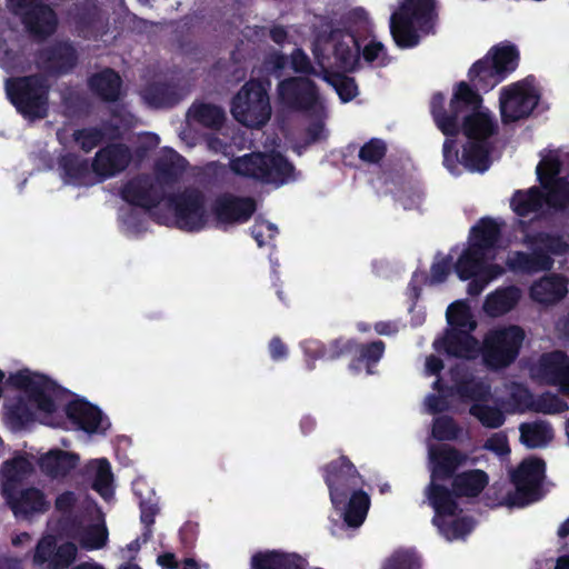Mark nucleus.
<instances>
[{
    "label": "nucleus",
    "instance_id": "obj_37",
    "mask_svg": "<svg viewBox=\"0 0 569 569\" xmlns=\"http://www.w3.org/2000/svg\"><path fill=\"white\" fill-rule=\"evenodd\" d=\"M253 569H306V561L296 553L269 551L252 558Z\"/></svg>",
    "mask_w": 569,
    "mask_h": 569
},
{
    "label": "nucleus",
    "instance_id": "obj_8",
    "mask_svg": "<svg viewBox=\"0 0 569 569\" xmlns=\"http://www.w3.org/2000/svg\"><path fill=\"white\" fill-rule=\"evenodd\" d=\"M280 99L289 107L310 111L315 120L307 128L309 141L327 138L325 127L326 110L317 89L308 78H291L282 81L278 88Z\"/></svg>",
    "mask_w": 569,
    "mask_h": 569
},
{
    "label": "nucleus",
    "instance_id": "obj_49",
    "mask_svg": "<svg viewBox=\"0 0 569 569\" xmlns=\"http://www.w3.org/2000/svg\"><path fill=\"white\" fill-rule=\"evenodd\" d=\"M418 566V558L412 551L399 550L389 558L383 569H416Z\"/></svg>",
    "mask_w": 569,
    "mask_h": 569
},
{
    "label": "nucleus",
    "instance_id": "obj_52",
    "mask_svg": "<svg viewBox=\"0 0 569 569\" xmlns=\"http://www.w3.org/2000/svg\"><path fill=\"white\" fill-rule=\"evenodd\" d=\"M251 233L259 247H262L267 241L266 239H272L277 233V227L266 220H257L251 228Z\"/></svg>",
    "mask_w": 569,
    "mask_h": 569
},
{
    "label": "nucleus",
    "instance_id": "obj_23",
    "mask_svg": "<svg viewBox=\"0 0 569 569\" xmlns=\"http://www.w3.org/2000/svg\"><path fill=\"white\" fill-rule=\"evenodd\" d=\"M532 378L569 395V357L563 351L543 353L530 368Z\"/></svg>",
    "mask_w": 569,
    "mask_h": 569
},
{
    "label": "nucleus",
    "instance_id": "obj_40",
    "mask_svg": "<svg viewBox=\"0 0 569 569\" xmlns=\"http://www.w3.org/2000/svg\"><path fill=\"white\" fill-rule=\"evenodd\" d=\"M143 101L152 108H167L176 104L181 94L167 83H152L141 92Z\"/></svg>",
    "mask_w": 569,
    "mask_h": 569
},
{
    "label": "nucleus",
    "instance_id": "obj_14",
    "mask_svg": "<svg viewBox=\"0 0 569 569\" xmlns=\"http://www.w3.org/2000/svg\"><path fill=\"white\" fill-rule=\"evenodd\" d=\"M7 96L27 119H41L48 111L49 84L42 76H29L6 81Z\"/></svg>",
    "mask_w": 569,
    "mask_h": 569
},
{
    "label": "nucleus",
    "instance_id": "obj_42",
    "mask_svg": "<svg viewBox=\"0 0 569 569\" xmlns=\"http://www.w3.org/2000/svg\"><path fill=\"white\" fill-rule=\"evenodd\" d=\"M488 483L487 475L481 470H471L458 475L453 480V490L458 496L475 497Z\"/></svg>",
    "mask_w": 569,
    "mask_h": 569
},
{
    "label": "nucleus",
    "instance_id": "obj_50",
    "mask_svg": "<svg viewBox=\"0 0 569 569\" xmlns=\"http://www.w3.org/2000/svg\"><path fill=\"white\" fill-rule=\"evenodd\" d=\"M385 153V142L380 139H371L360 149L359 158L368 163H377L383 158Z\"/></svg>",
    "mask_w": 569,
    "mask_h": 569
},
{
    "label": "nucleus",
    "instance_id": "obj_59",
    "mask_svg": "<svg viewBox=\"0 0 569 569\" xmlns=\"http://www.w3.org/2000/svg\"><path fill=\"white\" fill-rule=\"evenodd\" d=\"M450 270V263L446 259L436 261L431 267V283H440L445 281Z\"/></svg>",
    "mask_w": 569,
    "mask_h": 569
},
{
    "label": "nucleus",
    "instance_id": "obj_7",
    "mask_svg": "<svg viewBox=\"0 0 569 569\" xmlns=\"http://www.w3.org/2000/svg\"><path fill=\"white\" fill-rule=\"evenodd\" d=\"M453 381L452 391L462 400L473 401L470 413L487 428H499L505 422L503 412L497 408L480 403L491 393L490 383L476 377L465 365H458L451 370Z\"/></svg>",
    "mask_w": 569,
    "mask_h": 569
},
{
    "label": "nucleus",
    "instance_id": "obj_19",
    "mask_svg": "<svg viewBox=\"0 0 569 569\" xmlns=\"http://www.w3.org/2000/svg\"><path fill=\"white\" fill-rule=\"evenodd\" d=\"M545 477V463L539 459L523 460L517 470L511 473L515 486L503 498L509 507H525L541 498V482Z\"/></svg>",
    "mask_w": 569,
    "mask_h": 569
},
{
    "label": "nucleus",
    "instance_id": "obj_58",
    "mask_svg": "<svg viewBox=\"0 0 569 569\" xmlns=\"http://www.w3.org/2000/svg\"><path fill=\"white\" fill-rule=\"evenodd\" d=\"M443 163L452 173H457V151L455 150V141L447 139L443 143Z\"/></svg>",
    "mask_w": 569,
    "mask_h": 569
},
{
    "label": "nucleus",
    "instance_id": "obj_39",
    "mask_svg": "<svg viewBox=\"0 0 569 569\" xmlns=\"http://www.w3.org/2000/svg\"><path fill=\"white\" fill-rule=\"evenodd\" d=\"M89 86L103 100L114 101L120 94L121 79L113 70L106 69L93 74L89 80Z\"/></svg>",
    "mask_w": 569,
    "mask_h": 569
},
{
    "label": "nucleus",
    "instance_id": "obj_29",
    "mask_svg": "<svg viewBox=\"0 0 569 569\" xmlns=\"http://www.w3.org/2000/svg\"><path fill=\"white\" fill-rule=\"evenodd\" d=\"M131 160L130 150L122 144H110L99 150L92 170L101 178H109L124 170Z\"/></svg>",
    "mask_w": 569,
    "mask_h": 569
},
{
    "label": "nucleus",
    "instance_id": "obj_45",
    "mask_svg": "<svg viewBox=\"0 0 569 569\" xmlns=\"http://www.w3.org/2000/svg\"><path fill=\"white\" fill-rule=\"evenodd\" d=\"M321 78L333 88L343 102L352 100L357 96L355 80L339 72H330L321 69Z\"/></svg>",
    "mask_w": 569,
    "mask_h": 569
},
{
    "label": "nucleus",
    "instance_id": "obj_26",
    "mask_svg": "<svg viewBox=\"0 0 569 569\" xmlns=\"http://www.w3.org/2000/svg\"><path fill=\"white\" fill-rule=\"evenodd\" d=\"M78 548L73 542H66L57 547L56 539L52 536L43 537L37 545L33 562L48 569H66L74 560Z\"/></svg>",
    "mask_w": 569,
    "mask_h": 569
},
{
    "label": "nucleus",
    "instance_id": "obj_64",
    "mask_svg": "<svg viewBox=\"0 0 569 569\" xmlns=\"http://www.w3.org/2000/svg\"><path fill=\"white\" fill-rule=\"evenodd\" d=\"M269 349L271 357L274 360L283 359L287 356V348L279 338H273L270 341Z\"/></svg>",
    "mask_w": 569,
    "mask_h": 569
},
{
    "label": "nucleus",
    "instance_id": "obj_18",
    "mask_svg": "<svg viewBox=\"0 0 569 569\" xmlns=\"http://www.w3.org/2000/svg\"><path fill=\"white\" fill-rule=\"evenodd\" d=\"M163 207L171 212V217L162 218L158 216V219L163 223H173L181 230L199 231L210 222L204 197L200 191L184 190L169 194Z\"/></svg>",
    "mask_w": 569,
    "mask_h": 569
},
{
    "label": "nucleus",
    "instance_id": "obj_21",
    "mask_svg": "<svg viewBox=\"0 0 569 569\" xmlns=\"http://www.w3.org/2000/svg\"><path fill=\"white\" fill-rule=\"evenodd\" d=\"M539 97L530 78L503 87L499 97L502 121L513 122L528 117L538 104Z\"/></svg>",
    "mask_w": 569,
    "mask_h": 569
},
{
    "label": "nucleus",
    "instance_id": "obj_60",
    "mask_svg": "<svg viewBox=\"0 0 569 569\" xmlns=\"http://www.w3.org/2000/svg\"><path fill=\"white\" fill-rule=\"evenodd\" d=\"M385 57V48L382 43L371 41L363 48V58L368 62H373L376 60L383 59Z\"/></svg>",
    "mask_w": 569,
    "mask_h": 569
},
{
    "label": "nucleus",
    "instance_id": "obj_16",
    "mask_svg": "<svg viewBox=\"0 0 569 569\" xmlns=\"http://www.w3.org/2000/svg\"><path fill=\"white\" fill-rule=\"evenodd\" d=\"M269 82L257 80L246 82L232 99L231 113L246 127L260 128L271 117V106L268 96Z\"/></svg>",
    "mask_w": 569,
    "mask_h": 569
},
{
    "label": "nucleus",
    "instance_id": "obj_46",
    "mask_svg": "<svg viewBox=\"0 0 569 569\" xmlns=\"http://www.w3.org/2000/svg\"><path fill=\"white\" fill-rule=\"evenodd\" d=\"M32 471V462L22 455L16 456L11 460H7L2 467L3 483H12L13 488L17 483Z\"/></svg>",
    "mask_w": 569,
    "mask_h": 569
},
{
    "label": "nucleus",
    "instance_id": "obj_5",
    "mask_svg": "<svg viewBox=\"0 0 569 569\" xmlns=\"http://www.w3.org/2000/svg\"><path fill=\"white\" fill-rule=\"evenodd\" d=\"M560 162L555 154H548L537 166V174L546 189V197L538 188L515 192L511 208L519 217H538L546 208H563L569 203V182L557 179Z\"/></svg>",
    "mask_w": 569,
    "mask_h": 569
},
{
    "label": "nucleus",
    "instance_id": "obj_22",
    "mask_svg": "<svg viewBox=\"0 0 569 569\" xmlns=\"http://www.w3.org/2000/svg\"><path fill=\"white\" fill-rule=\"evenodd\" d=\"M325 480L330 491L331 502L336 508H340L349 492L362 483L359 472L346 457H341L326 467Z\"/></svg>",
    "mask_w": 569,
    "mask_h": 569
},
{
    "label": "nucleus",
    "instance_id": "obj_33",
    "mask_svg": "<svg viewBox=\"0 0 569 569\" xmlns=\"http://www.w3.org/2000/svg\"><path fill=\"white\" fill-rule=\"evenodd\" d=\"M79 457L76 453L52 449L42 455L39 467L43 475L51 479H64L78 465Z\"/></svg>",
    "mask_w": 569,
    "mask_h": 569
},
{
    "label": "nucleus",
    "instance_id": "obj_44",
    "mask_svg": "<svg viewBox=\"0 0 569 569\" xmlns=\"http://www.w3.org/2000/svg\"><path fill=\"white\" fill-rule=\"evenodd\" d=\"M370 499L367 493L361 490L355 491L343 512V518L349 527H359L366 519L369 510Z\"/></svg>",
    "mask_w": 569,
    "mask_h": 569
},
{
    "label": "nucleus",
    "instance_id": "obj_34",
    "mask_svg": "<svg viewBox=\"0 0 569 569\" xmlns=\"http://www.w3.org/2000/svg\"><path fill=\"white\" fill-rule=\"evenodd\" d=\"M521 296V290L516 286L498 288L486 297L482 309L491 318L501 317L518 305Z\"/></svg>",
    "mask_w": 569,
    "mask_h": 569
},
{
    "label": "nucleus",
    "instance_id": "obj_54",
    "mask_svg": "<svg viewBox=\"0 0 569 569\" xmlns=\"http://www.w3.org/2000/svg\"><path fill=\"white\" fill-rule=\"evenodd\" d=\"M291 66L296 72L313 73L321 77V71L313 70L309 57L301 50L296 49L291 54Z\"/></svg>",
    "mask_w": 569,
    "mask_h": 569
},
{
    "label": "nucleus",
    "instance_id": "obj_2",
    "mask_svg": "<svg viewBox=\"0 0 569 569\" xmlns=\"http://www.w3.org/2000/svg\"><path fill=\"white\" fill-rule=\"evenodd\" d=\"M500 236V224L490 218L481 219L472 229L469 246L456 263L459 278L467 280L468 293L480 295L495 279L505 273L503 267L491 263L496 258L497 241Z\"/></svg>",
    "mask_w": 569,
    "mask_h": 569
},
{
    "label": "nucleus",
    "instance_id": "obj_28",
    "mask_svg": "<svg viewBox=\"0 0 569 569\" xmlns=\"http://www.w3.org/2000/svg\"><path fill=\"white\" fill-rule=\"evenodd\" d=\"M67 536L76 540L86 550H98L106 547L109 532L101 516L97 520H80L72 522L67 529Z\"/></svg>",
    "mask_w": 569,
    "mask_h": 569
},
{
    "label": "nucleus",
    "instance_id": "obj_56",
    "mask_svg": "<svg viewBox=\"0 0 569 569\" xmlns=\"http://www.w3.org/2000/svg\"><path fill=\"white\" fill-rule=\"evenodd\" d=\"M385 352V343L382 341H375L368 346L361 347L360 357L366 360L368 365L377 363Z\"/></svg>",
    "mask_w": 569,
    "mask_h": 569
},
{
    "label": "nucleus",
    "instance_id": "obj_36",
    "mask_svg": "<svg viewBox=\"0 0 569 569\" xmlns=\"http://www.w3.org/2000/svg\"><path fill=\"white\" fill-rule=\"evenodd\" d=\"M520 441L527 448H542L553 439V429L546 420L523 422L519 426Z\"/></svg>",
    "mask_w": 569,
    "mask_h": 569
},
{
    "label": "nucleus",
    "instance_id": "obj_62",
    "mask_svg": "<svg viewBox=\"0 0 569 569\" xmlns=\"http://www.w3.org/2000/svg\"><path fill=\"white\" fill-rule=\"evenodd\" d=\"M76 495L72 491H66L56 499V508L63 513L71 511L76 503Z\"/></svg>",
    "mask_w": 569,
    "mask_h": 569
},
{
    "label": "nucleus",
    "instance_id": "obj_4",
    "mask_svg": "<svg viewBox=\"0 0 569 569\" xmlns=\"http://www.w3.org/2000/svg\"><path fill=\"white\" fill-rule=\"evenodd\" d=\"M186 167L183 157L172 149H164L156 162V177L141 176L128 181L121 191L123 200L146 209L163 206L171 184Z\"/></svg>",
    "mask_w": 569,
    "mask_h": 569
},
{
    "label": "nucleus",
    "instance_id": "obj_11",
    "mask_svg": "<svg viewBox=\"0 0 569 569\" xmlns=\"http://www.w3.org/2000/svg\"><path fill=\"white\" fill-rule=\"evenodd\" d=\"M523 243L531 249V253L512 251L507 257L506 264L513 272L549 270L553 261L548 253L560 254L568 249V243L562 238L547 233L527 234Z\"/></svg>",
    "mask_w": 569,
    "mask_h": 569
},
{
    "label": "nucleus",
    "instance_id": "obj_61",
    "mask_svg": "<svg viewBox=\"0 0 569 569\" xmlns=\"http://www.w3.org/2000/svg\"><path fill=\"white\" fill-rule=\"evenodd\" d=\"M425 407L429 413H437L445 411L448 408V402L441 396L429 395L425 399Z\"/></svg>",
    "mask_w": 569,
    "mask_h": 569
},
{
    "label": "nucleus",
    "instance_id": "obj_32",
    "mask_svg": "<svg viewBox=\"0 0 569 569\" xmlns=\"http://www.w3.org/2000/svg\"><path fill=\"white\" fill-rule=\"evenodd\" d=\"M66 413L79 429L89 433L103 431L107 428V422L101 411L84 400L70 402Z\"/></svg>",
    "mask_w": 569,
    "mask_h": 569
},
{
    "label": "nucleus",
    "instance_id": "obj_24",
    "mask_svg": "<svg viewBox=\"0 0 569 569\" xmlns=\"http://www.w3.org/2000/svg\"><path fill=\"white\" fill-rule=\"evenodd\" d=\"M14 11L22 17L28 30L38 37L51 34L57 27L54 12L41 0H8Z\"/></svg>",
    "mask_w": 569,
    "mask_h": 569
},
{
    "label": "nucleus",
    "instance_id": "obj_47",
    "mask_svg": "<svg viewBox=\"0 0 569 569\" xmlns=\"http://www.w3.org/2000/svg\"><path fill=\"white\" fill-rule=\"evenodd\" d=\"M569 409L567 402L557 395L547 392L533 398L530 411L543 415H559Z\"/></svg>",
    "mask_w": 569,
    "mask_h": 569
},
{
    "label": "nucleus",
    "instance_id": "obj_12",
    "mask_svg": "<svg viewBox=\"0 0 569 569\" xmlns=\"http://www.w3.org/2000/svg\"><path fill=\"white\" fill-rule=\"evenodd\" d=\"M495 132L492 116L485 111L466 117L463 133L467 142L463 146L460 162L470 171L483 172L490 166L489 137Z\"/></svg>",
    "mask_w": 569,
    "mask_h": 569
},
{
    "label": "nucleus",
    "instance_id": "obj_55",
    "mask_svg": "<svg viewBox=\"0 0 569 569\" xmlns=\"http://www.w3.org/2000/svg\"><path fill=\"white\" fill-rule=\"evenodd\" d=\"M485 448L495 452L499 457L507 456L510 452L507 437L499 432L492 435L485 443Z\"/></svg>",
    "mask_w": 569,
    "mask_h": 569
},
{
    "label": "nucleus",
    "instance_id": "obj_9",
    "mask_svg": "<svg viewBox=\"0 0 569 569\" xmlns=\"http://www.w3.org/2000/svg\"><path fill=\"white\" fill-rule=\"evenodd\" d=\"M231 171L244 178L277 186L295 178L293 166L278 152H252L230 161Z\"/></svg>",
    "mask_w": 569,
    "mask_h": 569
},
{
    "label": "nucleus",
    "instance_id": "obj_63",
    "mask_svg": "<svg viewBox=\"0 0 569 569\" xmlns=\"http://www.w3.org/2000/svg\"><path fill=\"white\" fill-rule=\"evenodd\" d=\"M156 513V508L147 507L146 505L141 503V521L146 525L147 529L146 532H143V542H146L151 536L150 526L154 521Z\"/></svg>",
    "mask_w": 569,
    "mask_h": 569
},
{
    "label": "nucleus",
    "instance_id": "obj_13",
    "mask_svg": "<svg viewBox=\"0 0 569 569\" xmlns=\"http://www.w3.org/2000/svg\"><path fill=\"white\" fill-rule=\"evenodd\" d=\"M359 53L356 38L338 29L328 36L325 32L318 34L313 46V54L321 69L351 71L359 61Z\"/></svg>",
    "mask_w": 569,
    "mask_h": 569
},
{
    "label": "nucleus",
    "instance_id": "obj_38",
    "mask_svg": "<svg viewBox=\"0 0 569 569\" xmlns=\"http://www.w3.org/2000/svg\"><path fill=\"white\" fill-rule=\"evenodd\" d=\"M87 473L92 478V488L106 500L112 496V473L107 459L92 460L87 465Z\"/></svg>",
    "mask_w": 569,
    "mask_h": 569
},
{
    "label": "nucleus",
    "instance_id": "obj_27",
    "mask_svg": "<svg viewBox=\"0 0 569 569\" xmlns=\"http://www.w3.org/2000/svg\"><path fill=\"white\" fill-rule=\"evenodd\" d=\"M212 210L217 224L226 227L249 220L256 210V202L251 198L224 194L216 199Z\"/></svg>",
    "mask_w": 569,
    "mask_h": 569
},
{
    "label": "nucleus",
    "instance_id": "obj_10",
    "mask_svg": "<svg viewBox=\"0 0 569 569\" xmlns=\"http://www.w3.org/2000/svg\"><path fill=\"white\" fill-rule=\"evenodd\" d=\"M433 19V0H406L391 14L390 32L399 47L410 48L418 43V32H428Z\"/></svg>",
    "mask_w": 569,
    "mask_h": 569
},
{
    "label": "nucleus",
    "instance_id": "obj_15",
    "mask_svg": "<svg viewBox=\"0 0 569 569\" xmlns=\"http://www.w3.org/2000/svg\"><path fill=\"white\" fill-rule=\"evenodd\" d=\"M525 338V330L516 325L491 329L479 351L483 363L495 370L510 366L517 359Z\"/></svg>",
    "mask_w": 569,
    "mask_h": 569
},
{
    "label": "nucleus",
    "instance_id": "obj_20",
    "mask_svg": "<svg viewBox=\"0 0 569 569\" xmlns=\"http://www.w3.org/2000/svg\"><path fill=\"white\" fill-rule=\"evenodd\" d=\"M481 99L465 82L458 84L455 94L450 101L449 113L442 111L445 97L441 93H435L431 99L430 108L433 120L438 129L446 136H456L459 130L458 117L465 107L476 109Z\"/></svg>",
    "mask_w": 569,
    "mask_h": 569
},
{
    "label": "nucleus",
    "instance_id": "obj_25",
    "mask_svg": "<svg viewBox=\"0 0 569 569\" xmlns=\"http://www.w3.org/2000/svg\"><path fill=\"white\" fill-rule=\"evenodd\" d=\"M2 496L16 516L28 517L33 513L44 512L50 503L40 489L27 488L18 490L12 483H2Z\"/></svg>",
    "mask_w": 569,
    "mask_h": 569
},
{
    "label": "nucleus",
    "instance_id": "obj_43",
    "mask_svg": "<svg viewBox=\"0 0 569 569\" xmlns=\"http://www.w3.org/2000/svg\"><path fill=\"white\" fill-rule=\"evenodd\" d=\"M188 117L191 121L213 129L220 128L226 118L221 108L207 103L192 106L188 112Z\"/></svg>",
    "mask_w": 569,
    "mask_h": 569
},
{
    "label": "nucleus",
    "instance_id": "obj_6",
    "mask_svg": "<svg viewBox=\"0 0 569 569\" xmlns=\"http://www.w3.org/2000/svg\"><path fill=\"white\" fill-rule=\"evenodd\" d=\"M446 316L450 329L443 338L433 342L436 350H443L457 358L475 359L478 357L480 346L478 340L471 336L477 322L469 306L462 301H456L448 307Z\"/></svg>",
    "mask_w": 569,
    "mask_h": 569
},
{
    "label": "nucleus",
    "instance_id": "obj_41",
    "mask_svg": "<svg viewBox=\"0 0 569 569\" xmlns=\"http://www.w3.org/2000/svg\"><path fill=\"white\" fill-rule=\"evenodd\" d=\"M505 389L509 398L506 401H501V406L508 412L522 413L531 410L535 397L527 387L518 382H509L505 386Z\"/></svg>",
    "mask_w": 569,
    "mask_h": 569
},
{
    "label": "nucleus",
    "instance_id": "obj_48",
    "mask_svg": "<svg viewBox=\"0 0 569 569\" xmlns=\"http://www.w3.org/2000/svg\"><path fill=\"white\" fill-rule=\"evenodd\" d=\"M459 432V427L450 417H439L433 421L432 436L438 440H453Z\"/></svg>",
    "mask_w": 569,
    "mask_h": 569
},
{
    "label": "nucleus",
    "instance_id": "obj_31",
    "mask_svg": "<svg viewBox=\"0 0 569 569\" xmlns=\"http://www.w3.org/2000/svg\"><path fill=\"white\" fill-rule=\"evenodd\" d=\"M77 61L74 49L67 42L57 43L40 52L37 60L39 69L49 73L69 71Z\"/></svg>",
    "mask_w": 569,
    "mask_h": 569
},
{
    "label": "nucleus",
    "instance_id": "obj_3",
    "mask_svg": "<svg viewBox=\"0 0 569 569\" xmlns=\"http://www.w3.org/2000/svg\"><path fill=\"white\" fill-rule=\"evenodd\" d=\"M8 382L23 391L27 399L20 398L6 406V415L16 426L22 427L38 416L41 422L58 426L53 419L57 410L56 398L58 390L52 381L44 376L31 372L28 369L11 373Z\"/></svg>",
    "mask_w": 569,
    "mask_h": 569
},
{
    "label": "nucleus",
    "instance_id": "obj_1",
    "mask_svg": "<svg viewBox=\"0 0 569 569\" xmlns=\"http://www.w3.org/2000/svg\"><path fill=\"white\" fill-rule=\"evenodd\" d=\"M466 459L465 455L447 445L429 447L431 481L426 493L436 512L432 521L447 540L465 538L473 529V522L469 518H457L458 507L451 493L436 485V480L449 478Z\"/></svg>",
    "mask_w": 569,
    "mask_h": 569
},
{
    "label": "nucleus",
    "instance_id": "obj_51",
    "mask_svg": "<svg viewBox=\"0 0 569 569\" xmlns=\"http://www.w3.org/2000/svg\"><path fill=\"white\" fill-rule=\"evenodd\" d=\"M73 138L83 151L89 152L100 143L103 134L98 129H83L76 131Z\"/></svg>",
    "mask_w": 569,
    "mask_h": 569
},
{
    "label": "nucleus",
    "instance_id": "obj_30",
    "mask_svg": "<svg viewBox=\"0 0 569 569\" xmlns=\"http://www.w3.org/2000/svg\"><path fill=\"white\" fill-rule=\"evenodd\" d=\"M568 292L567 280L559 274H548L532 282L529 296L536 303L550 307L561 301Z\"/></svg>",
    "mask_w": 569,
    "mask_h": 569
},
{
    "label": "nucleus",
    "instance_id": "obj_57",
    "mask_svg": "<svg viewBox=\"0 0 569 569\" xmlns=\"http://www.w3.org/2000/svg\"><path fill=\"white\" fill-rule=\"evenodd\" d=\"M287 64V59L280 53H272L264 61V70L268 74H273L276 78L281 77V71Z\"/></svg>",
    "mask_w": 569,
    "mask_h": 569
},
{
    "label": "nucleus",
    "instance_id": "obj_35",
    "mask_svg": "<svg viewBox=\"0 0 569 569\" xmlns=\"http://www.w3.org/2000/svg\"><path fill=\"white\" fill-rule=\"evenodd\" d=\"M60 167L63 181L68 184L89 186L94 183V177L88 162L77 156L68 154L62 157Z\"/></svg>",
    "mask_w": 569,
    "mask_h": 569
},
{
    "label": "nucleus",
    "instance_id": "obj_53",
    "mask_svg": "<svg viewBox=\"0 0 569 569\" xmlns=\"http://www.w3.org/2000/svg\"><path fill=\"white\" fill-rule=\"evenodd\" d=\"M0 64L7 71L23 70V59L18 52L0 44Z\"/></svg>",
    "mask_w": 569,
    "mask_h": 569
},
{
    "label": "nucleus",
    "instance_id": "obj_17",
    "mask_svg": "<svg viewBox=\"0 0 569 569\" xmlns=\"http://www.w3.org/2000/svg\"><path fill=\"white\" fill-rule=\"evenodd\" d=\"M519 52L513 44L500 43L471 67L470 81L477 90L489 91L517 68Z\"/></svg>",
    "mask_w": 569,
    "mask_h": 569
}]
</instances>
